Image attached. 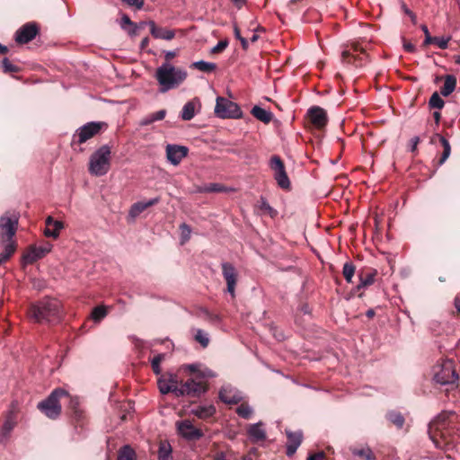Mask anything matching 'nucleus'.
<instances>
[{
	"label": "nucleus",
	"instance_id": "obj_21",
	"mask_svg": "<svg viewBox=\"0 0 460 460\" xmlns=\"http://www.w3.org/2000/svg\"><path fill=\"white\" fill-rule=\"evenodd\" d=\"M16 416L13 411H9L5 416L3 426L0 429V443L6 444L8 441L10 435L16 426Z\"/></svg>",
	"mask_w": 460,
	"mask_h": 460
},
{
	"label": "nucleus",
	"instance_id": "obj_31",
	"mask_svg": "<svg viewBox=\"0 0 460 460\" xmlns=\"http://www.w3.org/2000/svg\"><path fill=\"white\" fill-rule=\"evenodd\" d=\"M235 412L240 418L250 420L254 414V409L245 401H243L235 409Z\"/></svg>",
	"mask_w": 460,
	"mask_h": 460
},
{
	"label": "nucleus",
	"instance_id": "obj_50",
	"mask_svg": "<svg viewBox=\"0 0 460 460\" xmlns=\"http://www.w3.org/2000/svg\"><path fill=\"white\" fill-rule=\"evenodd\" d=\"M435 39L436 40H434V44H436L441 49H446L448 47V42L451 40V37H435Z\"/></svg>",
	"mask_w": 460,
	"mask_h": 460
},
{
	"label": "nucleus",
	"instance_id": "obj_62",
	"mask_svg": "<svg viewBox=\"0 0 460 460\" xmlns=\"http://www.w3.org/2000/svg\"><path fill=\"white\" fill-rule=\"evenodd\" d=\"M234 37L239 40L243 36L241 35V31L236 24L234 25Z\"/></svg>",
	"mask_w": 460,
	"mask_h": 460
},
{
	"label": "nucleus",
	"instance_id": "obj_19",
	"mask_svg": "<svg viewBox=\"0 0 460 460\" xmlns=\"http://www.w3.org/2000/svg\"><path fill=\"white\" fill-rule=\"evenodd\" d=\"M306 116L311 123L317 128H323L328 121L327 113L320 106H312L308 109Z\"/></svg>",
	"mask_w": 460,
	"mask_h": 460
},
{
	"label": "nucleus",
	"instance_id": "obj_27",
	"mask_svg": "<svg viewBox=\"0 0 460 460\" xmlns=\"http://www.w3.org/2000/svg\"><path fill=\"white\" fill-rule=\"evenodd\" d=\"M191 413L199 419L206 420L212 417L216 413V408L212 404L197 405L191 409Z\"/></svg>",
	"mask_w": 460,
	"mask_h": 460
},
{
	"label": "nucleus",
	"instance_id": "obj_41",
	"mask_svg": "<svg viewBox=\"0 0 460 460\" xmlns=\"http://www.w3.org/2000/svg\"><path fill=\"white\" fill-rule=\"evenodd\" d=\"M352 455L365 460H376V456L369 447L355 448L352 450Z\"/></svg>",
	"mask_w": 460,
	"mask_h": 460
},
{
	"label": "nucleus",
	"instance_id": "obj_56",
	"mask_svg": "<svg viewBox=\"0 0 460 460\" xmlns=\"http://www.w3.org/2000/svg\"><path fill=\"white\" fill-rule=\"evenodd\" d=\"M324 457V453L321 451L316 454L309 455L306 460H323Z\"/></svg>",
	"mask_w": 460,
	"mask_h": 460
},
{
	"label": "nucleus",
	"instance_id": "obj_22",
	"mask_svg": "<svg viewBox=\"0 0 460 460\" xmlns=\"http://www.w3.org/2000/svg\"><path fill=\"white\" fill-rule=\"evenodd\" d=\"M286 434L288 438L286 454L288 456H292L302 443L303 432L301 430H297L296 432L286 430Z\"/></svg>",
	"mask_w": 460,
	"mask_h": 460
},
{
	"label": "nucleus",
	"instance_id": "obj_43",
	"mask_svg": "<svg viewBox=\"0 0 460 460\" xmlns=\"http://www.w3.org/2000/svg\"><path fill=\"white\" fill-rule=\"evenodd\" d=\"M355 270H356V268L352 262L347 261L344 263L343 269H342V274L344 276L345 280L348 283L352 282V279L355 274Z\"/></svg>",
	"mask_w": 460,
	"mask_h": 460
},
{
	"label": "nucleus",
	"instance_id": "obj_8",
	"mask_svg": "<svg viewBox=\"0 0 460 460\" xmlns=\"http://www.w3.org/2000/svg\"><path fill=\"white\" fill-rule=\"evenodd\" d=\"M18 217H0V243L13 242V237L16 233Z\"/></svg>",
	"mask_w": 460,
	"mask_h": 460
},
{
	"label": "nucleus",
	"instance_id": "obj_33",
	"mask_svg": "<svg viewBox=\"0 0 460 460\" xmlns=\"http://www.w3.org/2000/svg\"><path fill=\"white\" fill-rule=\"evenodd\" d=\"M157 457L158 460H173L172 448L169 442L163 441L160 443Z\"/></svg>",
	"mask_w": 460,
	"mask_h": 460
},
{
	"label": "nucleus",
	"instance_id": "obj_63",
	"mask_svg": "<svg viewBox=\"0 0 460 460\" xmlns=\"http://www.w3.org/2000/svg\"><path fill=\"white\" fill-rule=\"evenodd\" d=\"M454 305H455L456 311L460 312V293L456 296Z\"/></svg>",
	"mask_w": 460,
	"mask_h": 460
},
{
	"label": "nucleus",
	"instance_id": "obj_34",
	"mask_svg": "<svg viewBox=\"0 0 460 460\" xmlns=\"http://www.w3.org/2000/svg\"><path fill=\"white\" fill-rule=\"evenodd\" d=\"M456 78L453 75H447L445 78V83L442 88L440 89V93L447 97L450 95L456 89Z\"/></svg>",
	"mask_w": 460,
	"mask_h": 460
},
{
	"label": "nucleus",
	"instance_id": "obj_47",
	"mask_svg": "<svg viewBox=\"0 0 460 460\" xmlns=\"http://www.w3.org/2000/svg\"><path fill=\"white\" fill-rule=\"evenodd\" d=\"M1 66H2L3 72L5 74L17 73L20 71V68L17 66L12 64L8 58H3L2 62H1Z\"/></svg>",
	"mask_w": 460,
	"mask_h": 460
},
{
	"label": "nucleus",
	"instance_id": "obj_35",
	"mask_svg": "<svg viewBox=\"0 0 460 460\" xmlns=\"http://www.w3.org/2000/svg\"><path fill=\"white\" fill-rule=\"evenodd\" d=\"M195 114H196L195 102L190 101L183 105L180 117L181 118L182 120L189 121V120H191L195 117Z\"/></svg>",
	"mask_w": 460,
	"mask_h": 460
},
{
	"label": "nucleus",
	"instance_id": "obj_42",
	"mask_svg": "<svg viewBox=\"0 0 460 460\" xmlns=\"http://www.w3.org/2000/svg\"><path fill=\"white\" fill-rule=\"evenodd\" d=\"M118 460H136L135 451L128 445H125L119 452Z\"/></svg>",
	"mask_w": 460,
	"mask_h": 460
},
{
	"label": "nucleus",
	"instance_id": "obj_10",
	"mask_svg": "<svg viewBox=\"0 0 460 460\" xmlns=\"http://www.w3.org/2000/svg\"><path fill=\"white\" fill-rule=\"evenodd\" d=\"M341 57L344 62L352 63L356 66H362L368 58L365 50L357 44H352L350 49H344Z\"/></svg>",
	"mask_w": 460,
	"mask_h": 460
},
{
	"label": "nucleus",
	"instance_id": "obj_20",
	"mask_svg": "<svg viewBox=\"0 0 460 460\" xmlns=\"http://www.w3.org/2000/svg\"><path fill=\"white\" fill-rule=\"evenodd\" d=\"M246 434L252 443L264 441L267 438L265 424L262 421L249 424L246 428Z\"/></svg>",
	"mask_w": 460,
	"mask_h": 460
},
{
	"label": "nucleus",
	"instance_id": "obj_30",
	"mask_svg": "<svg viewBox=\"0 0 460 460\" xmlns=\"http://www.w3.org/2000/svg\"><path fill=\"white\" fill-rule=\"evenodd\" d=\"M385 419L394 424L398 429H402L405 423L403 415L395 410L388 411L385 414Z\"/></svg>",
	"mask_w": 460,
	"mask_h": 460
},
{
	"label": "nucleus",
	"instance_id": "obj_1",
	"mask_svg": "<svg viewBox=\"0 0 460 460\" xmlns=\"http://www.w3.org/2000/svg\"><path fill=\"white\" fill-rule=\"evenodd\" d=\"M29 315L36 323H57L61 319L60 302L45 297L30 307Z\"/></svg>",
	"mask_w": 460,
	"mask_h": 460
},
{
	"label": "nucleus",
	"instance_id": "obj_52",
	"mask_svg": "<svg viewBox=\"0 0 460 460\" xmlns=\"http://www.w3.org/2000/svg\"><path fill=\"white\" fill-rule=\"evenodd\" d=\"M402 9L404 12V13L410 17L411 22L415 25L417 23L416 14L412 11H411L404 4H402Z\"/></svg>",
	"mask_w": 460,
	"mask_h": 460
},
{
	"label": "nucleus",
	"instance_id": "obj_18",
	"mask_svg": "<svg viewBox=\"0 0 460 460\" xmlns=\"http://www.w3.org/2000/svg\"><path fill=\"white\" fill-rule=\"evenodd\" d=\"M102 125L101 122H88L76 130L74 137H77V142L83 144L96 135L101 130Z\"/></svg>",
	"mask_w": 460,
	"mask_h": 460
},
{
	"label": "nucleus",
	"instance_id": "obj_26",
	"mask_svg": "<svg viewBox=\"0 0 460 460\" xmlns=\"http://www.w3.org/2000/svg\"><path fill=\"white\" fill-rule=\"evenodd\" d=\"M437 139L439 140V142L441 143V145L443 146V153H442L441 157L438 162V165H442L447 161V159L449 157V155L451 154V146H450V144L447 141V139L438 133H436L432 136V137L430 139V144H434Z\"/></svg>",
	"mask_w": 460,
	"mask_h": 460
},
{
	"label": "nucleus",
	"instance_id": "obj_16",
	"mask_svg": "<svg viewBox=\"0 0 460 460\" xmlns=\"http://www.w3.org/2000/svg\"><path fill=\"white\" fill-rule=\"evenodd\" d=\"M189 148L185 146L168 144L166 146V158L172 165H178L188 155Z\"/></svg>",
	"mask_w": 460,
	"mask_h": 460
},
{
	"label": "nucleus",
	"instance_id": "obj_49",
	"mask_svg": "<svg viewBox=\"0 0 460 460\" xmlns=\"http://www.w3.org/2000/svg\"><path fill=\"white\" fill-rule=\"evenodd\" d=\"M261 209L267 211L271 217L276 215V210L269 204L267 199L263 197L261 198Z\"/></svg>",
	"mask_w": 460,
	"mask_h": 460
},
{
	"label": "nucleus",
	"instance_id": "obj_23",
	"mask_svg": "<svg viewBox=\"0 0 460 460\" xmlns=\"http://www.w3.org/2000/svg\"><path fill=\"white\" fill-rule=\"evenodd\" d=\"M160 202V198L155 197L153 199H150L148 200H141L134 203L128 211V217L132 218L133 220L136 219L142 212H144L146 208L155 206Z\"/></svg>",
	"mask_w": 460,
	"mask_h": 460
},
{
	"label": "nucleus",
	"instance_id": "obj_15",
	"mask_svg": "<svg viewBox=\"0 0 460 460\" xmlns=\"http://www.w3.org/2000/svg\"><path fill=\"white\" fill-rule=\"evenodd\" d=\"M40 29L36 22H27L19 28L14 34V40L18 44H26L36 38Z\"/></svg>",
	"mask_w": 460,
	"mask_h": 460
},
{
	"label": "nucleus",
	"instance_id": "obj_60",
	"mask_svg": "<svg viewBox=\"0 0 460 460\" xmlns=\"http://www.w3.org/2000/svg\"><path fill=\"white\" fill-rule=\"evenodd\" d=\"M199 365L198 364H190V365H187V368L192 372V373H198L199 371Z\"/></svg>",
	"mask_w": 460,
	"mask_h": 460
},
{
	"label": "nucleus",
	"instance_id": "obj_29",
	"mask_svg": "<svg viewBox=\"0 0 460 460\" xmlns=\"http://www.w3.org/2000/svg\"><path fill=\"white\" fill-rule=\"evenodd\" d=\"M166 113V110L164 109L157 111L154 113H150L141 119V120L139 121V125L142 127H146L156 121L163 120L165 118Z\"/></svg>",
	"mask_w": 460,
	"mask_h": 460
},
{
	"label": "nucleus",
	"instance_id": "obj_48",
	"mask_svg": "<svg viewBox=\"0 0 460 460\" xmlns=\"http://www.w3.org/2000/svg\"><path fill=\"white\" fill-rule=\"evenodd\" d=\"M445 102L439 96L438 93H434L429 101V105L430 108L442 109L444 107Z\"/></svg>",
	"mask_w": 460,
	"mask_h": 460
},
{
	"label": "nucleus",
	"instance_id": "obj_2",
	"mask_svg": "<svg viewBox=\"0 0 460 460\" xmlns=\"http://www.w3.org/2000/svg\"><path fill=\"white\" fill-rule=\"evenodd\" d=\"M187 77V72L177 68L169 62L163 63L155 72V78L160 85V93H166L178 87Z\"/></svg>",
	"mask_w": 460,
	"mask_h": 460
},
{
	"label": "nucleus",
	"instance_id": "obj_58",
	"mask_svg": "<svg viewBox=\"0 0 460 460\" xmlns=\"http://www.w3.org/2000/svg\"><path fill=\"white\" fill-rule=\"evenodd\" d=\"M403 49L405 51L411 52V53L415 51V46L411 42H404Z\"/></svg>",
	"mask_w": 460,
	"mask_h": 460
},
{
	"label": "nucleus",
	"instance_id": "obj_3",
	"mask_svg": "<svg viewBox=\"0 0 460 460\" xmlns=\"http://www.w3.org/2000/svg\"><path fill=\"white\" fill-rule=\"evenodd\" d=\"M111 148L103 145L92 154L89 159V172L94 176L105 175L111 167Z\"/></svg>",
	"mask_w": 460,
	"mask_h": 460
},
{
	"label": "nucleus",
	"instance_id": "obj_7",
	"mask_svg": "<svg viewBox=\"0 0 460 460\" xmlns=\"http://www.w3.org/2000/svg\"><path fill=\"white\" fill-rule=\"evenodd\" d=\"M219 399L226 404L234 405L244 401L246 396L231 384H225L218 392Z\"/></svg>",
	"mask_w": 460,
	"mask_h": 460
},
{
	"label": "nucleus",
	"instance_id": "obj_24",
	"mask_svg": "<svg viewBox=\"0 0 460 460\" xmlns=\"http://www.w3.org/2000/svg\"><path fill=\"white\" fill-rule=\"evenodd\" d=\"M151 35L155 39L171 40L175 37V31L158 27L154 21L148 22Z\"/></svg>",
	"mask_w": 460,
	"mask_h": 460
},
{
	"label": "nucleus",
	"instance_id": "obj_38",
	"mask_svg": "<svg viewBox=\"0 0 460 460\" xmlns=\"http://www.w3.org/2000/svg\"><path fill=\"white\" fill-rule=\"evenodd\" d=\"M119 24L121 29L127 31L129 35H135L137 33V24L132 22L127 14H122Z\"/></svg>",
	"mask_w": 460,
	"mask_h": 460
},
{
	"label": "nucleus",
	"instance_id": "obj_28",
	"mask_svg": "<svg viewBox=\"0 0 460 460\" xmlns=\"http://www.w3.org/2000/svg\"><path fill=\"white\" fill-rule=\"evenodd\" d=\"M251 113L254 118H256L257 119L261 120L265 124L270 123L273 118V113L270 111H268L257 105H255L252 109Z\"/></svg>",
	"mask_w": 460,
	"mask_h": 460
},
{
	"label": "nucleus",
	"instance_id": "obj_32",
	"mask_svg": "<svg viewBox=\"0 0 460 460\" xmlns=\"http://www.w3.org/2000/svg\"><path fill=\"white\" fill-rule=\"evenodd\" d=\"M376 275V270H372L365 274L361 273L359 274V283L356 287L357 290H360L362 288H365L374 283L375 277Z\"/></svg>",
	"mask_w": 460,
	"mask_h": 460
},
{
	"label": "nucleus",
	"instance_id": "obj_54",
	"mask_svg": "<svg viewBox=\"0 0 460 460\" xmlns=\"http://www.w3.org/2000/svg\"><path fill=\"white\" fill-rule=\"evenodd\" d=\"M206 190L208 192H220L223 190V187L218 183H210L207 186Z\"/></svg>",
	"mask_w": 460,
	"mask_h": 460
},
{
	"label": "nucleus",
	"instance_id": "obj_9",
	"mask_svg": "<svg viewBox=\"0 0 460 460\" xmlns=\"http://www.w3.org/2000/svg\"><path fill=\"white\" fill-rule=\"evenodd\" d=\"M176 430L179 436L188 441H196L203 437L201 429H197L189 420H183L176 422Z\"/></svg>",
	"mask_w": 460,
	"mask_h": 460
},
{
	"label": "nucleus",
	"instance_id": "obj_6",
	"mask_svg": "<svg viewBox=\"0 0 460 460\" xmlns=\"http://www.w3.org/2000/svg\"><path fill=\"white\" fill-rule=\"evenodd\" d=\"M270 167L273 171L274 179L279 188L289 190L290 181L287 174L283 161L279 155H273L270 160Z\"/></svg>",
	"mask_w": 460,
	"mask_h": 460
},
{
	"label": "nucleus",
	"instance_id": "obj_36",
	"mask_svg": "<svg viewBox=\"0 0 460 460\" xmlns=\"http://www.w3.org/2000/svg\"><path fill=\"white\" fill-rule=\"evenodd\" d=\"M108 315V307L101 305L93 308L90 318L94 323H100Z\"/></svg>",
	"mask_w": 460,
	"mask_h": 460
},
{
	"label": "nucleus",
	"instance_id": "obj_44",
	"mask_svg": "<svg viewBox=\"0 0 460 460\" xmlns=\"http://www.w3.org/2000/svg\"><path fill=\"white\" fill-rule=\"evenodd\" d=\"M194 339L197 342H199L203 348H207L209 343V336L208 333L201 329H197L196 333L194 335Z\"/></svg>",
	"mask_w": 460,
	"mask_h": 460
},
{
	"label": "nucleus",
	"instance_id": "obj_51",
	"mask_svg": "<svg viewBox=\"0 0 460 460\" xmlns=\"http://www.w3.org/2000/svg\"><path fill=\"white\" fill-rule=\"evenodd\" d=\"M227 46H228V40H220V41L217 42V44L216 46H214L212 48L211 52L212 53L221 52L224 49H226Z\"/></svg>",
	"mask_w": 460,
	"mask_h": 460
},
{
	"label": "nucleus",
	"instance_id": "obj_53",
	"mask_svg": "<svg viewBox=\"0 0 460 460\" xmlns=\"http://www.w3.org/2000/svg\"><path fill=\"white\" fill-rule=\"evenodd\" d=\"M420 137L415 136L411 138L410 144H409V151L411 153L416 152L418 144L420 143Z\"/></svg>",
	"mask_w": 460,
	"mask_h": 460
},
{
	"label": "nucleus",
	"instance_id": "obj_64",
	"mask_svg": "<svg viewBox=\"0 0 460 460\" xmlns=\"http://www.w3.org/2000/svg\"><path fill=\"white\" fill-rule=\"evenodd\" d=\"M239 41H240V43H241V45H242V48H243V49H245V50H246V49L249 48V42H248V40H247L245 38L242 37V38L239 40Z\"/></svg>",
	"mask_w": 460,
	"mask_h": 460
},
{
	"label": "nucleus",
	"instance_id": "obj_25",
	"mask_svg": "<svg viewBox=\"0 0 460 460\" xmlns=\"http://www.w3.org/2000/svg\"><path fill=\"white\" fill-rule=\"evenodd\" d=\"M47 227L44 230V234L47 237L58 238L59 231L64 227L61 221L54 220L52 217H48L46 219Z\"/></svg>",
	"mask_w": 460,
	"mask_h": 460
},
{
	"label": "nucleus",
	"instance_id": "obj_13",
	"mask_svg": "<svg viewBox=\"0 0 460 460\" xmlns=\"http://www.w3.org/2000/svg\"><path fill=\"white\" fill-rule=\"evenodd\" d=\"M457 379L458 376L451 362L443 364L440 367V369L434 375V380L436 383L442 385H453L457 381Z\"/></svg>",
	"mask_w": 460,
	"mask_h": 460
},
{
	"label": "nucleus",
	"instance_id": "obj_4",
	"mask_svg": "<svg viewBox=\"0 0 460 460\" xmlns=\"http://www.w3.org/2000/svg\"><path fill=\"white\" fill-rule=\"evenodd\" d=\"M68 396V393L63 388H56L43 401L38 403L40 410L48 418L56 419L61 412L60 398Z\"/></svg>",
	"mask_w": 460,
	"mask_h": 460
},
{
	"label": "nucleus",
	"instance_id": "obj_17",
	"mask_svg": "<svg viewBox=\"0 0 460 460\" xmlns=\"http://www.w3.org/2000/svg\"><path fill=\"white\" fill-rule=\"evenodd\" d=\"M206 393V388L194 379H188L180 387H177V397L190 395L200 396Z\"/></svg>",
	"mask_w": 460,
	"mask_h": 460
},
{
	"label": "nucleus",
	"instance_id": "obj_40",
	"mask_svg": "<svg viewBox=\"0 0 460 460\" xmlns=\"http://www.w3.org/2000/svg\"><path fill=\"white\" fill-rule=\"evenodd\" d=\"M191 66L205 73H211L217 68L216 63L205 60L195 61L192 63Z\"/></svg>",
	"mask_w": 460,
	"mask_h": 460
},
{
	"label": "nucleus",
	"instance_id": "obj_14",
	"mask_svg": "<svg viewBox=\"0 0 460 460\" xmlns=\"http://www.w3.org/2000/svg\"><path fill=\"white\" fill-rule=\"evenodd\" d=\"M447 414L439 413L434 417L429 423L428 434L429 438L433 441L435 446L438 447V441L436 436L439 433L441 437H444L443 429L447 426Z\"/></svg>",
	"mask_w": 460,
	"mask_h": 460
},
{
	"label": "nucleus",
	"instance_id": "obj_37",
	"mask_svg": "<svg viewBox=\"0 0 460 460\" xmlns=\"http://www.w3.org/2000/svg\"><path fill=\"white\" fill-rule=\"evenodd\" d=\"M158 388L161 394H167L169 393H172L175 396H177V387L176 385H170V381H167L164 377H160L157 381Z\"/></svg>",
	"mask_w": 460,
	"mask_h": 460
},
{
	"label": "nucleus",
	"instance_id": "obj_57",
	"mask_svg": "<svg viewBox=\"0 0 460 460\" xmlns=\"http://www.w3.org/2000/svg\"><path fill=\"white\" fill-rule=\"evenodd\" d=\"M128 5L133 6L136 10H140L144 7L145 2H126Z\"/></svg>",
	"mask_w": 460,
	"mask_h": 460
},
{
	"label": "nucleus",
	"instance_id": "obj_5",
	"mask_svg": "<svg viewBox=\"0 0 460 460\" xmlns=\"http://www.w3.org/2000/svg\"><path fill=\"white\" fill-rule=\"evenodd\" d=\"M214 112L220 119H239L243 112L239 105L224 97H217Z\"/></svg>",
	"mask_w": 460,
	"mask_h": 460
},
{
	"label": "nucleus",
	"instance_id": "obj_46",
	"mask_svg": "<svg viewBox=\"0 0 460 460\" xmlns=\"http://www.w3.org/2000/svg\"><path fill=\"white\" fill-rule=\"evenodd\" d=\"M164 358H165V354L159 353L152 358L151 366H152V369L155 375L161 374L160 364L164 359Z\"/></svg>",
	"mask_w": 460,
	"mask_h": 460
},
{
	"label": "nucleus",
	"instance_id": "obj_59",
	"mask_svg": "<svg viewBox=\"0 0 460 460\" xmlns=\"http://www.w3.org/2000/svg\"><path fill=\"white\" fill-rule=\"evenodd\" d=\"M214 460H231L224 452H218L215 455Z\"/></svg>",
	"mask_w": 460,
	"mask_h": 460
},
{
	"label": "nucleus",
	"instance_id": "obj_11",
	"mask_svg": "<svg viewBox=\"0 0 460 460\" xmlns=\"http://www.w3.org/2000/svg\"><path fill=\"white\" fill-rule=\"evenodd\" d=\"M53 245L50 243H45L42 245H31L22 255L23 264H32L38 260L42 259L52 250Z\"/></svg>",
	"mask_w": 460,
	"mask_h": 460
},
{
	"label": "nucleus",
	"instance_id": "obj_12",
	"mask_svg": "<svg viewBox=\"0 0 460 460\" xmlns=\"http://www.w3.org/2000/svg\"><path fill=\"white\" fill-rule=\"evenodd\" d=\"M222 276L226 282V292L234 298L235 296V288L237 285L238 273L235 267L227 261L221 263Z\"/></svg>",
	"mask_w": 460,
	"mask_h": 460
},
{
	"label": "nucleus",
	"instance_id": "obj_45",
	"mask_svg": "<svg viewBox=\"0 0 460 460\" xmlns=\"http://www.w3.org/2000/svg\"><path fill=\"white\" fill-rule=\"evenodd\" d=\"M181 244L186 243L190 239L191 228L186 223L180 225Z\"/></svg>",
	"mask_w": 460,
	"mask_h": 460
},
{
	"label": "nucleus",
	"instance_id": "obj_61",
	"mask_svg": "<svg viewBox=\"0 0 460 460\" xmlns=\"http://www.w3.org/2000/svg\"><path fill=\"white\" fill-rule=\"evenodd\" d=\"M175 55H176V52L173 50L165 51L166 62H168L170 59L173 58L175 57Z\"/></svg>",
	"mask_w": 460,
	"mask_h": 460
},
{
	"label": "nucleus",
	"instance_id": "obj_55",
	"mask_svg": "<svg viewBox=\"0 0 460 460\" xmlns=\"http://www.w3.org/2000/svg\"><path fill=\"white\" fill-rule=\"evenodd\" d=\"M199 376L200 377H215L216 376V374L211 370V369H208V368H205L204 370L199 372Z\"/></svg>",
	"mask_w": 460,
	"mask_h": 460
},
{
	"label": "nucleus",
	"instance_id": "obj_39",
	"mask_svg": "<svg viewBox=\"0 0 460 460\" xmlns=\"http://www.w3.org/2000/svg\"><path fill=\"white\" fill-rule=\"evenodd\" d=\"M1 244L4 246V251L0 253V265L7 261L15 251L14 242H5Z\"/></svg>",
	"mask_w": 460,
	"mask_h": 460
}]
</instances>
